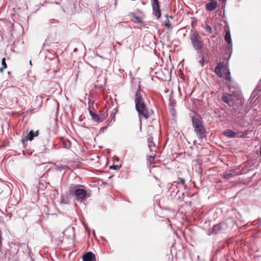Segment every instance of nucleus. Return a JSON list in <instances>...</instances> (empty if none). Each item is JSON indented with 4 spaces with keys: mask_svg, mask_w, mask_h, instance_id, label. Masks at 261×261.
<instances>
[{
    "mask_svg": "<svg viewBox=\"0 0 261 261\" xmlns=\"http://www.w3.org/2000/svg\"><path fill=\"white\" fill-rule=\"evenodd\" d=\"M143 96H145V93L141 89V83L139 82L138 89L135 93V103L136 109L138 113L140 121L142 119H147L150 116L148 108L145 101Z\"/></svg>",
    "mask_w": 261,
    "mask_h": 261,
    "instance_id": "obj_1",
    "label": "nucleus"
},
{
    "mask_svg": "<svg viewBox=\"0 0 261 261\" xmlns=\"http://www.w3.org/2000/svg\"><path fill=\"white\" fill-rule=\"evenodd\" d=\"M215 72L220 77H224L226 81H231L229 70L224 62L218 63L215 69Z\"/></svg>",
    "mask_w": 261,
    "mask_h": 261,
    "instance_id": "obj_2",
    "label": "nucleus"
},
{
    "mask_svg": "<svg viewBox=\"0 0 261 261\" xmlns=\"http://www.w3.org/2000/svg\"><path fill=\"white\" fill-rule=\"evenodd\" d=\"M192 125L199 139H202L206 138V129L199 119L193 117Z\"/></svg>",
    "mask_w": 261,
    "mask_h": 261,
    "instance_id": "obj_3",
    "label": "nucleus"
},
{
    "mask_svg": "<svg viewBox=\"0 0 261 261\" xmlns=\"http://www.w3.org/2000/svg\"><path fill=\"white\" fill-rule=\"evenodd\" d=\"M191 40L193 47L196 50L201 49L202 47V42L201 37L197 32H194L191 35Z\"/></svg>",
    "mask_w": 261,
    "mask_h": 261,
    "instance_id": "obj_4",
    "label": "nucleus"
},
{
    "mask_svg": "<svg viewBox=\"0 0 261 261\" xmlns=\"http://www.w3.org/2000/svg\"><path fill=\"white\" fill-rule=\"evenodd\" d=\"M74 194L76 197V200L80 202H83L87 197H90V194H88L86 191L83 189H75Z\"/></svg>",
    "mask_w": 261,
    "mask_h": 261,
    "instance_id": "obj_5",
    "label": "nucleus"
},
{
    "mask_svg": "<svg viewBox=\"0 0 261 261\" xmlns=\"http://www.w3.org/2000/svg\"><path fill=\"white\" fill-rule=\"evenodd\" d=\"M148 146L150 151V154L148 155V161L151 164L155 157V146L152 141H150Z\"/></svg>",
    "mask_w": 261,
    "mask_h": 261,
    "instance_id": "obj_6",
    "label": "nucleus"
},
{
    "mask_svg": "<svg viewBox=\"0 0 261 261\" xmlns=\"http://www.w3.org/2000/svg\"><path fill=\"white\" fill-rule=\"evenodd\" d=\"M88 110L89 114L94 121L97 123H99L103 121V119L101 118L99 115L96 113L94 108L89 107Z\"/></svg>",
    "mask_w": 261,
    "mask_h": 261,
    "instance_id": "obj_7",
    "label": "nucleus"
},
{
    "mask_svg": "<svg viewBox=\"0 0 261 261\" xmlns=\"http://www.w3.org/2000/svg\"><path fill=\"white\" fill-rule=\"evenodd\" d=\"M226 228V224L224 222H222L220 224L215 225L212 231L213 233L217 234L225 230Z\"/></svg>",
    "mask_w": 261,
    "mask_h": 261,
    "instance_id": "obj_8",
    "label": "nucleus"
},
{
    "mask_svg": "<svg viewBox=\"0 0 261 261\" xmlns=\"http://www.w3.org/2000/svg\"><path fill=\"white\" fill-rule=\"evenodd\" d=\"M246 134H247L245 133L244 135H239L238 133H235L231 129H227L223 132V135L229 138L243 137Z\"/></svg>",
    "mask_w": 261,
    "mask_h": 261,
    "instance_id": "obj_9",
    "label": "nucleus"
},
{
    "mask_svg": "<svg viewBox=\"0 0 261 261\" xmlns=\"http://www.w3.org/2000/svg\"><path fill=\"white\" fill-rule=\"evenodd\" d=\"M38 135V132H34V130H32L30 132V133L26 136L25 139H22L21 141L22 143H24L25 141L30 140L32 141L34 138Z\"/></svg>",
    "mask_w": 261,
    "mask_h": 261,
    "instance_id": "obj_10",
    "label": "nucleus"
},
{
    "mask_svg": "<svg viewBox=\"0 0 261 261\" xmlns=\"http://www.w3.org/2000/svg\"><path fill=\"white\" fill-rule=\"evenodd\" d=\"M217 2L215 0H211L205 5V9L208 11H212L217 7Z\"/></svg>",
    "mask_w": 261,
    "mask_h": 261,
    "instance_id": "obj_11",
    "label": "nucleus"
},
{
    "mask_svg": "<svg viewBox=\"0 0 261 261\" xmlns=\"http://www.w3.org/2000/svg\"><path fill=\"white\" fill-rule=\"evenodd\" d=\"M95 255L91 252H88L83 256V261H95Z\"/></svg>",
    "mask_w": 261,
    "mask_h": 261,
    "instance_id": "obj_12",
    "label": "nucleus"
},
{
    "mask_svg": "<svg viewBox=\"0 0 261 261\" xmlns=\"http://www.w3.org/2000/svg\"><path fill=\"white\" fill-rule=\"evenodd\" d=\"M152 7L154 15L158 18H160L161 16V13L159 4H152Z\"/></svg>",
    "mask_w": 261,
    "mask_h": 261,
    "instance_id": "obj_13",
    "label": "nucleus"
},
{
    "mask_svg": "<svg viewBox=\"0 0 261 261\" xmlns=\"http://www.w3.org/2000/svg\"><path fill=\"white\" fill-rule=\"evenodd\" d=\"M222 100L225 103H228V105H229L230 106H232L234 103V101L232 100V96L230 95L223 96Z\"/></svg>",
    "mask_w": 261,
    "mask_h": 261,
    "instance_id": "obj_14",
    "label": "nucleus"
},
{
    "mask_svg": "<svg viewBox=\"0 0 261 261\" xmlns=\"http://www.w3.org/2000/svg\"><path fill=\"white\" fill-rule=\"evenodd\" d=\"M225 40L228 44H230L231 43V39L230 36V33L229 31H227L226 32L225 35Z\"/></svg>",
    "mask_w": 261,
    "mask_h": 261,
    "instance_id": "obj_15",
    "label": "nucleus"
},
{
    "mask_svg": "<svg viewBox=\"0 0 261 261\" xmlns=\"http://www.w3.org/2000/svg\"><path fill=\"white\" fill-rule=\"evenodd\" d=\"M2 64L3 67L0 68V72L2 73L3 72L4 69H6L7 67V65L6 63L5 58H4L2 61Z\"/></svg>",
    "mask_w": 261,
    "mask_h": 261,
    "instance_id": "obj_16",
    "label": "nucleus"
},
{
    "mask_svg": "<svg viewBox=\"0 0 261 261\" xmlns=\"http://www.w3.org/2000/svg\"><path fill=\"white\" fill-rule=\"evenodd\" d=\"M56 169L58 170H67L69 169V167L67 165H61L57 166Z\"/></svg>",
    "mask_w": 261,
    "mask_h": 261,
    "instance_id": "obj_17",
    "label": "nucleus"
},
{
    "mask_svg": "<svg viewBox=\"0 0 261 261\" xmlns=\"http://www.w3.org/2000/svg\"><path fill=\"white\" fill-rule=\"evenodd\" d=\"M205 31L209 33H212L213 32L212 28L210 25L206 26Z\"/></svg>",
    "mask_w": 261,
    "mask_h": 261,
    "instance_id": "obj_18",
    "label": "nucleus"
},
{
    "mask_svg": "<svg viewBox=\"0 0 261 261\" xmlns=\"http://www.w3.org/2000/svg\"><path fill=\"white\" fill-rule=\"evenodd\" d=\"M135 19V22H138V23H141L142 22V19L138 16H134Z\"/></svg>",
    "mask_w": 261,
    "mask_h": 261,
    "instance_id": "obj_19",
    "label": "nucleus"
},
{
    "mask_svg": "<svg viewBox=\"0 0 261 261\" xmlns=\"http://www.w3.org/2000/svg\"><path fill=\"white\" fill-rule=\"evenodd\" d=\"M120 166H119L118 165H112L110 166V169L117 170L120 168Z\"/></svg>",
    "mask_w": 261,
    "mask_h": 261,
    "instance_id": "obj_20",
    "label": "nucleus"
},
{
    "mask_svg": "<svg viewBox=\"0 0 261 261\" xmlns=\"http://www.w3.org/2000/svg\"><path fill=\"white\" fill-rule=\"evenodd\" d=\"M231 177H233V175L231 173L226 174L224 175V178H229Z\"/></svg>",
    "mask_w": 261,
    "mask_h": 261,
    "instance_id": "obj_21",
    "label": "nucleus"
},
{
    "mask_svg": "<svg viewBox=\"0 0 261 261\" xmlns=\"http://www.w3.org/2000/svg\"><path fill=\"white\" fill-rule=\"evenodd\" d=\"M165 26L168 28V29H170L171 27V24L169 22H167L165 23Z\"/></svg>",
    "mask_w": 261,
    "mask_h": 261,
    "instance_id": "obj_22",
    "label": "nucleus"
},
{
    "mask_svg": "<svg viewBox=\"0 0 261 261\" xmlns=\"http://www.w3.org/2000/svg\"><path fill=\"white\" fill-rule=\"evenodd\" d=\"M152 4H159V2L158 0H152Z\"/></svg>",
    "mask_w": 261,
    "mask_h": 261,
    "instance_id": "obj_23",
    "label": "nucleus"
},
{
    "mask_svg": "<svg viewBox=\"0 0 261 261\" xmlns=\"http://www.w3.org/2000/svg\"><path fill=\"white\" fill-rule=\"evenodd\" d=\"M185 180H179L178 184L184 185L185 184Z\"/></svg>",
    "mask_w": 261,
    "mask_h": 261,
    "instance_id": "obj_24",
    "label": "nucleus"
},
{
    "mask_svg": "<svg viewBox=\"0 0 261 261\" xmlns=\"http://www.w3.org/2000/svg\"><path fill=\"white\" fill-rule=\"evenodd\" d=\"M2 233H1V232L0 231V245H1L2 244V240H1V238H2Z\"/></svg>",
    "mask_w": 261,
    "mask_h": 261,
    "instance_id": "obj_25",
    "label": "nucleus"
},
{
    "mask_svg": "<svg viewBox=\"0 0 261 261\" xmlns=\"http://www.w3.org/2000/svg\"><path fill=\"white\" fill-rule=\"evenodd\" d=\"M260 155L261 156V147H260Z\"/></svg>",
    "mask_w": 261,
    "mask_h": 261,
    "instance_id": "obj_26",
    "label": "nucleus"
},
{
    "mask_svg": "<svg viewBox=\"0 0 261 261\" xmlns=\"http://www.w3.org/2000/svg\"><path fill=\"white\" fill-rule=\"evenodd\" d=\"M30 64H31V65H32V62H31V61H30Z\"/></svg>",
    "mask_w": 261,
    "mask_h": 261,
    "instance_id": "obj_27",
    "label": "nucleus"
}]
</instances>
